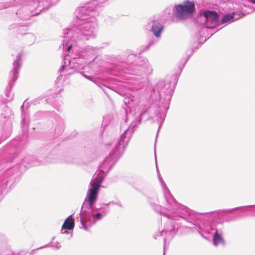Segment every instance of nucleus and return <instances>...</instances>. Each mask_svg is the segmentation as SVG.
Segmentation results:
<instances>
[{"label": "nucleus", "mask_w": 255, "mask_h": 255, "mask_svg": "<svg viewBox=\"0 0 255 255\" xmlns=\"http://www.w3.org/2000/svg\"><path fill=\"white\" fill-rule=\"evenodd\" d=\"M163 29V26L158 21H153L151 31L156 37H159L161 32Z\"/></svg>", "instance_id": "18"}, {"label": "nucleus", "mask_w": 255, "mask_h": 255, "mask_svg": "<svg viewBox=\"0 0 255 255\" xmlns=\"http://www.w3.org/2000/svg\"><path fill=\"white\" fill-rule=\"evenodd\" d=\"M201 16L205 19L204 24L207 28H214L219 21L218 15L214 11H205Z\"/></svg>", "instance_id": "11"}, {"label": "nucleus", "mask_w": 255, "mask_h": 255, "mask_svg": "<svg viewBox=\"0 0 255 255\" xmlns=\"http://www.w3.org/2000/svg\"><path fill=\"white\" fill-rule=\"evenodd\" d=\"M166 114L164 113L162 114H158L156 116L157 119H158V123L159 124V128H160L162 124H163Z\"/></svg>", "instance_id": "25"}, {"label": "nucleus", "mask_w": 255, "mask_h": 255, "mask_svg": "<svg viewBox=\"0 0 255 255\" xmlns=\"http://www.w3.org/2000/svg\"><path fill=\"white\" fill-rule=\"evenodd\" d=\"M153 43V42L150 41L149 45H152Z\"/></svg>", "instance_id": "37"}, {"label": "nucleus", "mask_w": 255, "mask_h": 255, "mask_svg": "<svg viewBox=\"0 0 255 255\" xmlns=\"http://www.w3.org/2000/svg\"><path fill=\"white\" fill-rule=\"evenodd\" d=\"M22 66V54H17L15 59L12 63V69L10 71L8 75V85L5 90V96H0V109L3 113L0 115V125L6 127L9 130L11 128L12 122L10 118L11 115L10 110L7 107V102L12 101L13 99V94L11 93V90L14 85L15 82L19 77V72Z\"/></svg>", "instance_id": "4"}, {"label": "nucleus", "mask_w": 255, "mask_h": 255, "mask_svg": "<svg viewBox=\"0 0 255 255\" xmlns=\"http://www.w3.org/2000/svg\"><path fill=\"white\" fill-rule=\"evenodd\" d=\"M44 113L41 111L36 112L33 116L35 120H38L42 119L44 116Z\"/></svg>", "instance_id": "28"}, {"label": "nucleus", "mask_w": 255, "mask_h": 255, "mask_svg": "<svg viewBox=\"0 0 255 255\" xmlns=\"http://www.w3.org/2000/svg\"><path fill=\"white\" fill-rule=\"evenodd\" d=\"M25 35V38L29 40V43H33L36 40V36L33 33H26Z\"/></svg>", "instance_id": "26"}, {"label": "nucleus", "mask_w": 255, "mask_h": 255, "mask_svg": "<svg viewBox=\"0 0 255 255\" xmlns=\"http://www.w3.org/2000/svg\"><path fill=\"white\" fill-rule=\"evenodd\" d=\"M53 151L47 146H45L39 148L36 152L38 158L42 159V161L46 162H52L49 159L53 156Z\"/></svg>", "instance_id": "13"}, {"label": "nucleus", "mask_w": 255, "mask_h": 255, "mask_svg": "<svg viewBox=\"0 0 255 255\" xmlns=\"http://www.w3.org/2000/svg\"><path fill=\"white\" fill-rule=\"evenodd\" d=\"M164 85L163 84V82H160L159 84H158V86H162Z\"/></svg>", "instance_id": "35"}, {"label": "nucleus", "mask_w": 255, "mask_h": 255, "mask_svg": "<svg viewBox=\"0 0 255 255\" xmlns=\"http://www.w3.org/2000/svg\"><path fill=\"white\" fill-rule=\"evenodd\" d=\"M8 163L19 164L20 167L24 166L25 168L30 166H37L40 164V161L36 159L32 155H27L23 157L22 152H18L17 150L13 153V155L7 160Z\"/></svg>", "instance_id": "9"}, {"label": "nucleus", "mask_w": 255, "mask_h": 255, "mask_svg": "<svg viewBox=\"0 0 255 255\" xmlns=\"http://www.w3.org/2000/svg\"><path fill=\"white\" fill-rule=\"evenodd\" d=\"M101 89L103 90L105 94L107 96V97L110 99V92L112 90V87L110 85L106 86L105 84H103L101 87Z\"/></svg>", "instance_id": "24"}, {"label": "nucleus", "mask_w": 255, "mask_h": 255, "mask_svg": "<svg viewBox=\"0 0 255 255\" xmlns=\"http://www.w3.org/2000/svg\"><path fill=\"white\" fill-rule=\"evenodd\" d=\"M176 15L180 19L185 18L188 15L193 13L195 9L193 2L187 1L183 4L176 5Z\"/></svg>", "instance_id": "10"}, {"label": "nucleus", "mask_w": 255, "mask_h": 255, "mask_svg": "<svg viewBox=\"0 0 255 255\" xmlns=\"http://www.w3.org/2000/svg\"><path fill=\"white\" fill-rule=\"evenodd\" d=\"M56 122L55 130L57 132V134L59 135L61 134L64 130V122L63 120L60 117L57 118Z\"/></svg>", "instance_id": "22"}, {"label": "nucleus", "mask_w": 255, "mask_h": 255, "mask_svg": "<svg viewBox=\"0 0 255 255\" xmlns=\"http://www.w3.org/2000/svg\"><path fill=\"white\" fill-rule=\"evenodd\" d=\"M133 129L130 126L124 130L121 135L118 142L115 144L114 149L113 150V161H117L124 154L126 148L132 136Z\"/></svg>", "instance_id": "8"}, {"label": "nucleus", "mask_w": 255, "mask_h": 255, "mask_svg": "<svg viewBox=\"0 0 255 255\" xmlns=\"http://www.w3.org/2000/svg\"><path fill=\"white\" fill-rule=\"evenodd\" d=\"M47 247H49V245L48 244H47V245H45L43 246H42V247H40L38 248H37L36 249H34L33 250H32L30 252V255H33L34 254H35V252L36 250H39V249H43V248H47Z\"/></svg>", "instance_id": "33"}, {"label": "nucleus", "mask_w": 255, "mask_h": 255, "mask_svg": "<svg viewBox=\"0 0 255 255\" xmlns=\"http://www.w3.org/2000/svg\"><path fill=\"white\" fill-rule=\"evenodd\" d=\"M28 103H26V101H25L22 105L21 106L20 109L21 111V128L22 130L24 133L26 132L28 128V125L29 123V116L26 113V112L24 110V107L26 104Z\"/></svg>", "instance_id": "16"}, {"label": "nucleus", "mask_w": 255, "mask_h": 255, "mask_svg": "<svg viewBox=\"0 0 255 255\" xmlns=\"http://www.w3.org/2000/svg\"><path fill=\"white\" fill-rule=\"evenodd\" d=\"M102 181L103 179L98 183L91 181L90 188L79 213L81 228L87 231H89V227L94 225L96 222L101 220L105 215V213L98 212L97 210L99 208L94 206Z\"/></svg>", "instance_id": "3"}, {"label": "nucleus", "mask_w": 255, "mask_h": 255, "mask_svg": "<svg viewBox=\"0 0 255 255\" xmlns=\"http://www.w3.org/2000/svg\"><path fill=\"white\" fill-rule=\"evenodd\" d=\"M100 8L97 0H92L77 10L74 25L63 30V49L69 51L79 40H88L96 37L98 25L95 16Z\"/></svg>", "instance_id": "1"}, {"label": "nucleus", "mask_w": 255, "mask_h": 255, "mask_svg": "<svg viewBox=\"0 0 255 255\" xmlns=\"http://www.w3.org/2000/svg\"><path fill=\"white\" fill-rule=\"evenodd\" d=\"M158 178L160 180L161 185L162 187L163 192L164 196V198L166 200L167 205L166 207H162V206L158 205H155L153 207L154 209L157 212H159L161 215L168 218V219H172L174 217L172 214H170L166 213L164 210H167L171 211L172 210L176 211L177 213L178 214V216L181 217L182 213L179 212L180 210L185 209V207L177 204L175 201L173 197L170 193L168 189L165 185V183L158 176Z\"/></svg>", "instance_id": "7"}, {"label": "nucleus", "mask_w": 255, "mask_h": 255, "mask_svg": "<svg viewBox=\"0 0 255 255\" xmlns=\"http://www.w3.org/2000/svg\"><path fill=\"white\" fill-rule=\"evenodd\" d=\"M3 167H4V166H3L2 165H0V168H3Z\"/></svg>", "instance_id": "40"}, {"label": "nucleus", "mask_w": 255, "mask_h": 255, "mask_svg": "<svg viewBox=\"0 0 255 255\" xmlns=\"http://www.w3.org/2000/svg\"><path fill=\"white\" fill-rule=\"evenodd\" d=\"M168 224H169L166 228L161 231L160 232V235L163 236V234L165 233L167 235V236H172V232L174 231L175 229V226L174 225V221H169L168 223Z\"/></svg>", "instance_id": "20"}, {"label": "nucleus", "mask_w": 255, "mask_h": 255, "mask_svg": "<svg viewBox=\"0 0 255 255\" xmlns=\"http://www.w3.org/2000/svg\"><path fill=\"white\" fill-rule=\"evenodd\" d=\"M164 88L161 90V91L159 93L160 96H162V94L164 93H166V97L165 99L167 101V103L169 104V102L172 97V95L173 91V88H169V84L166 83L164 85Z\"/></svg>", "instance_id": "19"}, {"label": "nucleus", "mask_w": 255, "mask_h": 255, "mask_svg": "<svg viewBox=\"0 0 255 255\" xmlns=\"http://www.w3.org/2000/svg\"><path fill=\"white\" fill-rule=\"evenodd\" d=\"M27 29V27L24 25L19 26L17 29V32L21 35H25L26 33L25 32Z\"/></svg>", "instance_id": "27"}, {"label": "nucleus", "mask_w": 255, "mask_h": 255, "mask_svg": "<svg viewBox=\"0 0 255 255\" xmlns=\"http://www.w3.org/2000/svg\"><path fill=\"white\" fill-rule=\"evenodd\" d=\"M62 104V102L61 101H60L58 102L57 104H56V103H53V106L57 111H60L61 110V108Z\"/></svg>", "instance_id": "30"}, {"label": "nucleus", "mask_w": 255, "mask_h": 255, "mask_svg": "<svg viewBox=\"0 0 255 255\" xmlns=\"http://www.w3.org/2000/svg\"><path fill=\"white\" fill-rule=\"evenodd\" d=\"M98 49L92 46H88L81 54V57H85L88 63L94 60L97 57Z\"/></svg>", "instance_id": "15"}, {"label": "nucleus", "mask_w": 255, "mask_h": 255, "mask_svg": "<svg viewBox=\"0 0 255 255\" xmlns=\"http://www.w3.org/2000/svg\"><path fill=\"white\" fill-rule=\"evenodd\" d=\"M231 20L234 21V13H228L223 16L221 19L222 23H225Z\"/></svg>", "instance_id": "23"}, {"label": "nucleus", "mask_w": 255, "mask_h": 255, "mask_svg": "<svg viewBox=\"0 0 255 255\" xmlns=\"http://www.w3.org/2000/svg\"><path fill=\"white\" fill-rule=\"evenodd\" d=\"M164 243L166 242V238H164Z\"/></svg>", "instance_id": "39"}, {"label": "nucleus", "mask_w": 255, "mask_h": 255, "mask_svg": "<svg viewBox=\"0 0 255 255\" xmlns=\"http://www.w3.org/2000/svg\"><path fill=\"white\" fill-rule=\"evenodd\" d=\"M130 101H131V99L130 98L126 97L124 100V102L125 104V105H126L127 106L128 104L130 103Z\"/></svg>", "instance_id": "34"}, {"label": "nucleus", "mask_w": 255, "mask_h": 255, "mask_svg": "<svg viewBox=\"0 0 255 255\" xmlns=\"http://www.w3.org/2000/svg\"><path fill=\"white\" fill-rule=\"evenodd\" d=\"M13 7V11L19 19L22 20L29 19L31 17L38 15L34 13L39 9L35 0H13L0 4V9Z\"/></svg>", "instance_id": "5"}, {"label": "nucleus", "mask_w": 255, "mask_h": 255, "mask_svg": "<svg viewBox=\"0 0 255 255\" xmlns=\"http://www.w3.org/2000/svg\"><path fill=\"white\" fill-rule=\"evenodd\" d=\"M54 239H55V237H53V238H52V241L54 240Z\"/></svg>", "instance_id": "41"}, {"label": "nucleus", "mask_w": 255, "mask_h": 255, "mask_svg": "<svg viewBox=\"0 0 255 255\" xmlns=\"http://www.w3.org/2000/svg\"><path fill=\"white\" fill-rule=\"evenodd\" d=\"M115 80L114 79V78H113V79H112V81H113V82L115 81Z\"/></svg>", "instance_id": "42"}, {"label": "nucleus", "mask_w": 255, "mask_h": 255, "mask_svg": "<svg viewBox=\"0 0 255 255\" xmlns=\"http://www.w3.org/2000/svg\"><path fill=\"white\" fill-rule=\"evenodd\" d=\"M69 56L64 54L63 64L60 67L59 72H62L65 70L67 74H72L74 73H79L87 79L95 82L93 76H88L85 74L88 72L89 67L85 65L88 62L82 58L81 56L74 58L72 60L69 59Z\"/></svg>", "instance_id": "6"}, {"label": "nucleus", "mask_w": 255, "mask_h": 255, "mask_svg": "<svg viewBox=\"0 0 255 255\" xmlns=\"http://www.w3.org/2000/svg\"><path fill=\"white\" fill-rule=\"evenodd\" d=\"M18 144V142L17 140L15 139L13 140L8 145L7 147H11L12 146H13L14 148H15Z\"/></svg>", "instance_id": "32"}, {"label": "nucleus", "mask_w": 255, "mask_h": 255, "mask_svg": "<svg viewBox=\"0 0 255 255\" xmlns=\"http://www.w3.org/2000/svg\"><path fill=\"white\" fill-rule=\"evenodd\" d=\"M253 1L254 3H255V0H254Z\"/></svg>", "instance_id": "43"}, {"label": "nucleus", "mask_w": 255, "mask_h": 255, "mask_svg": "<svg viewBox=\"0 0 255 255\" xmlns=\"http://www.w3.org/2000/svg\"><path fill=\"white\" fill-rule=\"evenodd\" d=\"M253 206L252 205H250V206H246V207H244L245 208H247V207H252Z\"/></svg>", "instance_id": "38"}, {"label": "nucleus", "mask_w": 255, "mask_h": 255, "mask_svg": "<svg viewBox=\"0 0 255 255\" xmlns=\"http://www.w3.org/2000/svg\"><path fill=\"white\" fill-rule=\"evenodd\" d=\"M213 240V244L215 246H217L219 244L224 245L225 244L224 240L222 237L221 234H219L217 229H216Z\"/></svg>", "instance_id": "21"}, {"label": "nucleus", "mask_w": 255, "mask_h": 255, "mask_svg": "<svg viewBox=\"0 0 255 255\" xmlns=\"http://www.w3.org/2000/svg\"><path fill=\"white\" fill-rule=\"evenodd\" d=\"M112 168V152H110L108 157L105 158L102 162L100 168L99 174L96 175L95 179L98 177L100 174L101 176L99 181L97 182L98 183L101 179L104 178L105 176L109 172Z\"/></svg>", "instance_id": "12"}, {"label": "nucleus", "mask_w": 255, "mask_h": 255, "mask_svg": "<svg viewBox=\"0 0 255 255\" xmlns=\"http://www.w3.org/2000/svg\"><path fill=\"white\" fill-rule=\"evenodd\" d=\"M51 243L52 245L51 246H50V247L55 248L57 250H58L61 247V246L60 245L59 243L58 242H56V243H54L53 242ZM49 247H50L49 245Z\"/></svg>", "instance_id": "31"}, {"label": "nucleus", "mask_w": 255, "mask_h": 255, "mask_svg": "<svg viewBox=\"0 0 255 255\" xmlns=\"http://www.w3.org/2000/svg\"><path fill=\"white\" fill-rule=\"evenodd\" d=\"M135 54H129L127 61L123 64L122 69L113 68V76H120V81L125 83L121 85L119 94L123 96L130 95L132 90H140L144 86L143 79L152 72V68L147 59H139L135 63L131 60L136 57Z\"/></svg>", "instance_id": "2"}, {"label": "nucleus", "mask_w": 255, "mask_h": 255, "mask_svg": "<svg viewBox=\"0 0 255 255\" xmlns=\"http://www.w3.org/2000/svg\"><path fill=\"white\" fill-rule=\"evenodd\" d=\"M110 116H105L103 117L102 126L105 128L108 125V123L110 122Z\"/></svg>", "instance_id": "29"}, {"label": "nucleus", "mask_w": 255, "mask_h": 255, "mask_svg": "<svg viewBox=\"0 0 255 255\" xmlns=\"http://www.w3.org/2000/svg\"><path fill=\"white\" fill-rule=\"evenodd\" d=\"M37 2V6L39 9L34 13H40L41 12L45 11L51 5L57 3L59 0H35Z\"/></svg>", "instance_id": "14"}, {"label": "nucleus", "mask_w": 255, "mask_h": 255, "mask_svg": "<svg viewBox=\"0 0 255 255\" xmlns=\"http://www.w3.org/2000/svg\"><path fill=\"white\" fill-rule=\"evenodd\" d=\"M238 19V18H236L235 19L237 20Z\"/></svg>", "instance_id": "44"}, {"label": "nucleus", "mask_w": 255, "mask_h": 255, "mask_svg": "<svg viewBox=\"0 0 255 255\" xmlns=\"http://www.w3.org/2000/svg\"><path fill=\"white\" fill-rule=\"evenodd\" d=\"M211 213L213 214H218V213H217L216 212H211Z\"/></svg>", "instance_id": "36"}, {"label": "nucleus", "mask_w": 255, "mask_h": 255, "mask_svg": "<svg viewBox=\"0 0 255 255\" xmlns=\"http://www.w3.org/2000/svg\"><path fill=\"white\" fill-rule=\"evenodd\" d=\"M75 226L74 219L73 215H71L68 216L65 220L61 231V234H68V232L66 231H63V230H73Z\"/></svg>", "instance_id": "17"}]
</instances>
